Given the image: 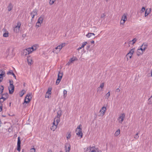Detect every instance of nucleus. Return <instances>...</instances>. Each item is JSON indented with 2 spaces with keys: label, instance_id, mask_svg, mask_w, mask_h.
Masks as SVG:
<instances>
[{
  "label": "nucleus",
  "instance_id": "1",
  "mask_svg": "<svg viewBox=\"0 0 152 152\" xmlns=\"http://www.w3.org/2000/svg\"><path fill=\"white\" fill-rule=\"evenodd\" d=\"M39 47L38 45H35L31 48H29L24 50L23 51V54L26 55L27 54H29L33 51L36 50Z\"/></svg>",
  "mask_w": 152,
  "mask_h": 152
},
{
  "label": "nucleus",
  "instance_id": "2",
  "mask_svg": "<svg viewBox=\"0 0 152 152\" xmlns=\"http://www.w3.org/2000/svg\"><path fill=\"white\" fill-rule=\"evenodd\" d=\"M65 45V43H62L61 44L58 45L57 47L55 48L53 50V52L56 53H58L60 52L62 48L64 47Z\"/></svg>",
  "mask_w": 152,
  "mask_h": 152
},
{
  "label": "nucleus",
  "instance_id": "3",
  "mask_svg": "<svg viewBox=\"0 0 152 152\" xmlns=\"http://www.w3.org/2000/svg\"><path fill=\"white\" fill-rule=\"evenodd\" d=\"M31 93H29L27 94L24 100V103H28L31 99Z\"/></svg>",
  "mask_w": 152,
  "mask_h": 152
},
{
  "label": "nucleus",
  "instance_id": "4",
  "mask_svg": "<svg viewBox=\"0 0 152 152\" xmlns=\"http://www.w3.org/2000/svg\"><path fill=\"white\" fill-rule=\"evenodd\" d=\"M81 126V125H79L77 127L76 131L77 132L76 134L78 136H80L81 138L83 137V134L82 131V129L80 128Z\"/></svg>",
  "mask_w": 152,
  "mask_h": 152
},
{
  "label": "nucleus",
  "instance_id": "5",
  "mask_svg": "<svg viewBox=\"0 0 152 152\" xmlns=\"http://www.w3.org/2000/svg\"><path fill=\"white\" fill-rule=\"evenodd\" d=\"M44 19L43 16H41L38 19L36 24V27L38 28L41 26V24L42 23L43 20Z\"/></svg>",
  "mask_w": 152,
  "mask_h": 152
},
{
  "label": "nucleus",
  "instance_id": "6",
  "mask_svg": "<svg viewBox=\"0 0 152 152\" xmlns=\"http://www.w3.org/2000/svg\"><path fill=\"white\" fill-rule=\"evenodd\" d=\"M21 25V23L20 22H18L17 25L14 27V31L15 33H18L20 30V28Z\"/></svg>",
  "mask_w": 152,
  "mask_h": 152
},
{
  "label": "nucleus",
  "instance_id": "7",
  "mask_svg": "<svg viewBox=\"0 0 152 152\" xmlns=\"http://www.w3.org/2000/svg\"><path fill=\"white\" fill-rule=\"evenodd\" d=\"M134 51V49L132 48L130 50L129 53L126 55V57L128 60L131 58Z\"/></svg>",
  "mask_w": 152,
  "mask_h": 152
},
{
  "label": "nucleus",
  "instance_id": "8",
  "mask_svg": "<svg viewBox=\"0 0 152 152\" xmlns=\"http://www.w3.org/2000/svg\"><path fill=\"white\" fill-rule=\"evenodd\" d=\"M63 76V73L62 72H59L58 75V79L56 82V84L57 85L60 82Z\"/></svg>",
  "mask_w": 152,
  "mask_h": 152
},
{
  "label": "nucleus",
  "instance_id": "9",
  "mask_svg": "<svg viewBox=\"0 0 152 152\" xmlns=\"http://www.w3.org/2000/svg\"><path fill=\"white\" fill-rule=\"evenodd\" d=\"M52 88H49L48 89L45 95V97L48 98H50L51 97V91L52 90Z\"/></svg>",
  "mask_w": 152,
  "mask_h": 152
},
{
  "label": "nucleus",
  "instance_id": "10",
  "mask_svg": "<svg viewBox=\"0 0 152 152\" xmlns=\"http://www.w3.org/2000/svg\"><path fill=\"white\" fill-rule=\"evenodd\" d=\"M37 10L34 9L30 13V14L32 17V20L34 18L35 16H37Z\"/></svg>",
  "mask_w": 152,
  "mask_h": 152
},
{
  "label": "nucleus",
  "instance_id": "11",
  "mask_svg": "<svg viewBox=\"0 0 152 152\" xmlns=\"http://www.w3.org/2000/svg\"><path fill=\"white\" fill-rule=\"evenodd\" d=\"M106 110L107 109L104 106L102 107L99 111L100 114L99 116H103Z\"/></svg>",
  "mask_w": 152,
  "mask_h": 152
},
{
  "label": "nucleus",
  "instance_id": "12",
  "mask_svg": "<svg viewBox=\"0 0 152 152\" xmlns=\"http://www.w3.org/2000/svg\"><path fill=\"white\" fill-rule=\"evenodd\" d=\"M125 114L123 113L120 115L118 118V121L119 123H122L124 121V119L125 117Z\"/></svg>",
  "mask_w": 152,
  "mask_h": 152
},
{
  "label": "nucleus",
  "instance_id": "13",
  "mask_svg": "<svg viewBox=\"0 0 152 152\" xmlns=\"http://www.w3.org/2000/svg\"><path fill=\"white\" fill-rule=\"evenodd\" d=\"M85 151L86 152H96V148L94 147L87 148Z\"/></svg>",
  "mask_w": 152,
  "mask_h": 152
},
{
  "label": "nucleus",
  "instance_id": "14",
  "mask_svg": "<svg viewBox=\"0 0 152 152\" xmlns=\"http://www.w3.org/2000/svg\"><path fill=\"white\" fill-rule=\"evenodd\" d=\"M127 20L126 15L124 14L123 15L122 17L121 20V24L123 25L125 23V21Z\"/></svg>",
  "mask_w": 152,
  "mask_h": 152
},
{
  "label": "nucleus",
  "instance_id": "15",
  "mask_svg": "<svg viewBox=\"0 0 152 152\" xmlns=\"http://www.w3.org/2000/svg\"><path fill=\"white\" fill-rule=\"evenodd\" d=\"M18 142H17V150L20 152V143L21 142L20 140V137H18Z\"/></svg>",
  "mask_w": 152,
  "mask_h": 152
},
{
  "label": "nucleus",
  "instance_id": "16",
  "mask_svg": "<svg viewBox=\"0 0 152 152\" xmlns=\"http://www.w3.org/2000/svg\"><path fill=\"white\" fill-rule=\"evenodd\" d=\"M9 90L10 94H12L13 93L14 90V86L13 85L10 86L9 87Z\"/></svg>",
  "mask_w": 152,
  "mask_h": 152
},
{
  "label": "nucleus",
  "instance_id": "17",
  "mask_svg": "<svg viewBox=\"0 0 152 152\" xmlns=\"http://www.w3.org/2000/svg\"><path fill=\"white\" fill-rule=\"evenodd\" d=\"M143 52H144V51L142 50L141 48L139 47L137 51V55L138 56H139L142 55Z\"/></svg>",
  "mask_w": 152,
  "mask_h": 152
},
{
  "label": "nucleus",
  "instance_id": "18",
  "mask_svg": "<svg viewBox=\"0 0 152 152\" xmlns=\"http://www.w3.org/2000/svg\"><path fill=\"white\" fill-rule=\"evenodd\" d=\"M147 47V45L146 44H143L140 48L144 52Z\"/></svg>",
  "mask_w": 152,
  "mask_h": 152
},
{
  "label": "nucleus",
  "instance_id": "19",
  "mask_svg": "<svg viewBox=\"0 0 152 152\" xmlns=\"http://www.w3.org/2000/svg\"><path fill=\"white\" fill-rule=\"evenodd\" d=\"M70 149V145L69 144H67L65 146V150L66 152H69Z\"/></svg>",
  "mask_w": 152,
  "mask_h": 152
},
{
  "label": "nucleus",
  "instance_id": "20",
  "mask_svg": "<svg viewBox=\"0 0 152 152\" xmlns=\"http://www.w3.org/2000/svg\"><path fill=\"white\" fill-rule=\"evenodd\" d=\"M2 96L1 97L4 98L5 99H7L9 97V94L7 93H6L3 94H2Z\"/></svg>",
  "mask_w": 152,
  "mask_h": 152
},
{
  "label": "nucleus",
  "instance_id": "21",
  "mask_svg": "<svg viewBox=\"0 0 152 152\" xmlns=\"http://www.w3.org/2000/svg\"><path fill=\"white\" fill-rule=\"evenodd\" d=\"M77 58L76 57H73L70 59L69 60V61L68 63V64L69 65L70 63H73L74 61L75 60H76Z\"/></svg>",
  "mask_w": 152,
  "mask_h": 152
},
{
  "label": "nucleus",
  "instance_id": "22",
  "mask_svg": "<svg viewBox=\"0 0 152 152\" xmlns=\"http://www.w3.org/2000/svg\"><path fill=\"white\" fill-rule=\"evenodd\" d=\"M13 8V6L11 3H10L7 6V8L9 11L11 10Z\"/></svg>",
  "mask_w": 152,
  "mask_h": 152
},
{
  "label": "nucleus",
  "instance_id": "23",
  "mask_svg": "<svg viewBox=\"0 0 152 152\" xmlns=\"http://www.w3.org/2000/svg\"><path fill=\"white\" fill-rule=\"evenodd\" d=\"M54 121L56 122V124L58 125L60 121V118L56 117L54 119Z\"/></svg>",
  "mask_w": 152,
  "mask_h": 152
},
{
  "label": "nucleus",
  "instance_id": "24",
  "mask_svg": "<svg viewBox=\"0 0 152 152\" xmlns=\"http://www.w3.org/2000/svg\"><path fill=\"white\" fill-rule=\"evenodd\" d=\"M87 42H83L82 44V45L80 47H79L78 49L77 50H79L81 49L82 48H83L87 44Z\"/></svg>",
  "mask_w": 152,
  "mask_h": 152
},
{
  "label": "nucleus",
  "instance_id": "25",
  "mask_svg": "<svg viewBox=\"0 0 152 152\" xmlns=\"http://www.w3.org/2000/svg\"><path fill=\"white\" fill-rule=\"evenodd\" d=\"M26 91L24 90H22L19 93V95L20 97H22L23 95L24 94L26 93Z\"/></svg>",
  "mask_w": 152,
  "mask_h": 152
},
{
  "label": "nucleus",
  "instance_id": "26",
  "mask_svg": "<svg viewBox=\"0 0 152 152\" xmlns=\"http://www.w3.org/2000/svg\"><path fill=\"white\" fill-rule=\"evenodd\" d=\"M52 125V126L51 127L50 129H51L53 131H54L56 129L57 127V125Z\"/></svg>",
  "mask_w": 152,
  "mask_h": 152
},
{
  "label": "nucleus",
  "instance_id": "27",
  "mask_svg": "<svg viewBox=\"0 0 152 152\" xmlns=\"http://www.w3.org/2000/svg\"><path fill=\"white\" fill-rule=\"evenodd\" d=\"M137 39L135 38H134L132 40L130 41L129 42V44L133 45L136 41Z\"/></svg>",
  "mask_w": 152,
  "mask_h": 152
},
{
  "label": "nucleus",
  "instance_id": "28",
  "mask_svg": "<svg viewBox=\"0 0 152 152\" xmlns=\"http://www.w3.org/2000/svg\"><path fill=\"white\" fill-rule=\"evenodd\" d=\"M4 74L5 73L3 72L1 74H0V82L2 81L3 77L4 76Z\"/></svg>",
  "mask_w": 152,
  "mask_h": 152
},
{
  "label": "nucleus",
  "instance_id": "29",
  "mask_svg": "<svg viewBox=\"0 0 152 152\" xmlns=\"http://www.w3.org/2000/svg\"><path fill=\"white\" fill-rule=\"evenodd\" d=\"M120 134V130L118 129L115 133L114 135L115 137H117Z\"/></svg>",
  "mask_w": 152,
  "mask_h": 152
},
{
  "label": "nucleus",
  "instance_id": "30",
  "mask_svg": "<svg viewBox=\"0 0 152 152\" xmlns=\"http://www.w3.org/2000/svg\"><path fill=\"white\" fill-rule=\"evenodd\" d=\"M61 115V110H59L57 112V115L56 117L60 118V117Z\"/></svg>",
  "mask_w": 152,
  "mask_h": 152
},
{
  "label": "nucleus",
  "instance_id": "31",
  "mask_svg": "<svg viewBox=\"0 0 152 152\" xmlns=\"http://www.w3.org/2000/svg\"><path fill=\"white\" fill-rule=\"evenodd\" d=\"M4 89V87L3 86H1L0 87V94H2V93Z\"/></svg>",
  "mask_w": 152,
  "mask_h": 152
},
{
  "label": "nucleus",
  "instance_id": "32",
  "mask_svg": "<svg viewBox=\"0 0 152 152\" xmlns=\"http://www.w3.org/2000/svg\"><path fill=\"white\" fill-rule=\"evenodd\" d=\"M9 36V33L8 31H7L3 34V36L4 37H7Z\"/></svg>",
  "mask_w": 152,
  "mask_h": 152
},
{
  "label": "nucleus",
  "instance_id": "33",
  "mask_svg": "<svg viewBox=\"0 0 152 152\" xmlns=\"http://www.w3.org/2000/svg\"><path fill=\"white\" fill-rule=\"evenodd\" d=\"M71 137V132H68L67 133V135L66 136V138L68 140Z\"/></svg>",
  "mask_w": 152,
  "mask_h": 152
},
{
  "label": "nucleus",
  "instance_id": "34",
  "mask_svg": "<svg viewBox=\"0 0 152 152\" xmlns=\"http://www.w3.org/2000/svg\"><path fill=\"white\" fill-rule=\"evenodd\" d=\"M67 93V91L66 90H64V92H63V93H64V98H66V96Z\"/></svg>",
  "mask_w": 152,
  "mask_h": 152
},
{
  "label": "nucleus",
  "instance_id": "35",
  "mask_svg": "<svg viewBox=\"0 0 152 152\" xmlns=\"http://www.w3.org/2000/svg\"><path fill=\"white\" fill-rule=\"evenodd\" d=\"M148 103L150 104H152V95L148 100Z\"/></svg>",
  "mask_w": 152,
  "mask_h": 152
},
{
  "label": "nucleus",
  "instance_id": "36",
  "mask_svg": "<svg viewBox=\"0 0 152 152\" xmlns=\"http://www.w3.org/2000/svg\"><path fill=\"white\" fill-rule=\"evenodd\" d=\"M29 65H31L32 64V61L31 59H27Z\"/></svg>",
  "mask_w": 152,
  "mask_h": 152
},
{
  "label": "nucleus",
  "instance_id": "37",
  "mask_svg": "<svg viewBox=\"0 0 152 152\" xmlns=\"http://www.w3.org/2000/svg\"><path fill=\"white\" fill-rule=\"evenodd\" d=\"M56 1V0H49V4L50 5H52Z\"/></svg>",
  "mask_w": 152,
  "mask_h": 152
},
{
  "label": "nucleus",
  "instance_id": "38",
  "mask_svg": "<svg viewBox=\"0 0 152 152\" xmlns=\"http://www.w3.org/2000/svg\"><path fill=\"white\" fill-rule=\"evenodd\" d=\"M110 95V92H108L106 95V98L108 99Z\"/></svg>",
  "mask_w": 152,
  "mask_h": 152
},
{
  "label": "nucleus",
  "instance_id": "39",
  "mask_svg": "<svg viewBox=\"0 0 152 152\" xmlns=\"http://www.w3.org/2000/svg\"><path fill=\"white\" fill-rule=\"evenodd\" d=\"M103 91V89L100 88H99V87L97 88V92H100L101 91Z\"/></svg>",
  "mask_w": 152,
  "mask_h": 152
},
{
  "label": "nucleus",
  "instance_id": "40",
  "mask_svg": "<svg viewBox=\"0 0 152 152\" xmlns=\"http://www.w3.org/2000/svg\"><path fill=\"white\" fill-rule=\"evenodd\" d=\"M6 99H4V98L2 97H1L0 98V103H2Z\"/></svg>",
  "mask_w": 152,
  "mask_h": 152
},
{
  "label": "nucleus",
  "instance_id": "41",
  "mask_svg": "<svg viewBox=\"0 0 152 152\" xmlns=\"http://www.w3.org/2000/svg\"><path fill=\"white\" fill-rule=\"evenodd\" d=\"M13 71L12 70H10L9 72H7V75H12V74H13Z\"/></svg>",
  "mask_w": 152,
  "mask_h": 152
},
{
  "label": "nucleus",
  "instance_id": "42",
  "mask_svg": "<svg viewBox=\"0 0 152 152\" xmlns=\"http://www.w3.org/2000/svg\"><path fill=\"white\" fill-rule=\"evenodd\" d=\"M86 36L88 38H90L92 36V35L91 34V33H89L86 35Z\"/></svg>",
  "mask_w": 152,
  "mask_h": 152
},
{
  "label": "nucleus",
  "instance_id": "43",
  "mask_svg": "<svg viewBox=\"0 0 152 152\" xmlns=\"http://www.w3.org/2000/svg\"><path fill=\"white\" fill-rule=\"evenodd\" d=\"M138 133H137L134 136V138L136 139L138 138L139 136L138 135Z\"/></svg>",
  "mask_w": 152,
  "mask_h": 152
},
{
  "label": "nucleus",
  "instance_id": "44",
  "mask_svg": "<svg viewBox=\"0 0 152 152\" xmlns=\"http://www.w3.org/2000/svg\"><path fill=\"white\" fill-rule=\"evenodd\" d=\"M104 83H102L100 84V86L99 87L103 89V88L104 87Z\"/></svg>",
  "mask_w": 152,
  "mask_h": 152
},
{
  "label": "nucleus",
  "instance_id": "45",
  "mask_svg": "<svg viewBox=\"0 0 152 152\" xmlns=\"http://www.w3.org/2000/svg\"><path fill=\"white\" fill-rule=\"evenodd\" d=\"M30 152H35V149L34 148H32L30 149Z\"/></svg>",
  "mask_w": 152,
  "mask_h": 152
},
{
  "label": "nucleus",
  "instance_id": "46",
  "mask_svg": "<svg viewBox=\"0 0 152 152\" xmlns=\"http://www.w3.org/2000/svg\"><path fill=\"white\" fill-rule=\"evenodd\" d=\"M9 83H10V85H13V82L12 80H10Z\"/></svg>",
  "mask_w": 152,
  "mask_h": 152
},
{
  "label": "nucleus",
  "instance_id": "47",
  "mask_svg": "<svg viewBox=\"0 0 152 152\" xmlns=\"http://www.w3.org/2000/svg\"><path fill=\"white\" fill-rule=\"evenodd\" d=\"M148 14H149V13L148 12H147V11H146L145 12V16L146 17V16H147L148 15Z\"/></svg>",
  "mask_w": 152,
  "mask_h": 152
},
{
  "label": "nucleus",
  "instance_id": "48",
  "mask_svg": "<svg viewBox=\"0 0 152 152\" xmlns=\"http://www.w3.org/2000/svg\"><path fill=\"white\" fill-rule=\"evenodd\" d=\"M96 152H102L100 150H99L98 149L96 148Z\"/></svg>",
  "mask_w": 152,
  "mask_h": 152
},
{
  "label": "nucleus",
  "instance_id": "49",
  "mask_svg": "<svg viewBox=\"0 0 152 152\" xmlns=\"http://www.w3.org/2000/svg\"><path fill=\"white\" fill-rule=\"evenodd\" d=\"M145 10V8L144 7H142L141 9V11L142 12H144Z\"/></svg>",
  "mask_w": 152,
  "mask_h": 152
},
{
  "label": "nucleus",
  "instance_id": "50",
  "mask_svg": "<svg viewBox=\"0 0 152 152\" xmlns=\"http://www.w3.org/2000/svg\"><path fill=\"white\" fill-rule=\"evenodd\" d=\"M104 16H105L104 15V14H103L101 15V17L102 18H104Z\"/></svg>",
  "mask_w": 152,
  "mask_h": 152
},
{
  "label": "nucleus",
  "instance_id": "51",
  "mask_svg": "<svg viewBox=\"0 0 152 152\" xmlns=\"http://www.w3.org/2000/svg\"><path fill=\"white\" fill-rule=\"evenodd\" d=\"M2 110V105H0V112Z\"/></svg>",
  "mask_w": 152,
  "mask_h": 152
},
{
  "label": "nucleus",
  "instance_id": "52",
  "mask_svg": "<svg viewBox=\"0 0 152 152\" xmlns=\"http://www.w3.org/2000/svg\"><path fill=\"white\" fill-rule=\"evenodd\" d=\"M12 75L14 77L15 79H16V77L15 75V74L14 73L13 74H12Z\"/></svg>",
  "mask_w": 152,
  "mask_h": 152
},
{
  "label": "nucleus",
  "instance_id": "53",
  "mask_svg": "<svg viewBox=\"0 0 152 152\" xmlns=\"http://www.w3.org/2000/svg\"><path fill=\"white\" fill-rule=\"evenodd\" d=\"M56 123L54 121L52 125H56Z\"/></svg>",
  "mask_w": 152,
  "mask_h": 152
},
{
  "label": "nucleus",
  "instance_id": "54",
  "mask_svg": "<svg viewBox=\"0 0 152 152\" xmlns=\"http://www.w3.org/2000/svg\"><path fill=\"white\" fill-rule=\"evenodd\" d=\"M91 34L92 35H93V36H94L95 35V34H94L93 33H91Z\"/></svg>",
  "mask_w": 152,
  "mask_h": 152
},
{
  "label": "nucleus",
  "instance_id": "55",
  "mask_svg": "<svg viewBox=\"0 0 152 152\" xmlns=\"http://www.w3.org/2000/svg\"><path fill=\"white\" fill-rule=\"evenodd\" d=\"M151 76L152 77V70L151 71Z\"/></svg>",
  "mask_w": 152,
  "mask_h": 152
},
{
  "label": "nucleus",
  "instance_id": "56",
  "mask_svg": "<svg viewBox=\"0 0 152 152\" xmlns=\"http://www.w3.org/2000/svg\"><path fill=\"white\" fill-rule=\"evenodd\" d=\"M117 91H118V92H119L120 91V89L119 88H117Z\"/></svg>",
  "mask_w": 152,
  "mask_h": 152
},
{
  "label": "nucleus",
  "instance_id": "57",
  "mask_svg": "<svg viewBox=\"0 0 152 152\" xmlns=\"http://www.w3.org/2000/svg\"><path fill=\"white\" fill-rule=\"evenodd\" d=\"M94 43V41H92L91 42V43Z\"/></svg>",
  "mask_w": 152,
  "mask_h": 152
},
{
  "label": "nucleus",
  "instance_id": "58",
  "mask_svg": "<svg viewBox=\"0 0 152 152\" xmlns=\"http://www.w3.org/2000/svg\"><path fill=\"white\" fill-rule=\"evenodd\" d=\"M48 152H52V151L51 150H50L48 151Z\"/></svg>",
  "mask_w": 152,
  "mask_h": 152
},
{
  "label": "nucleus",
  "instance_id": "59",
  "mask_svg": "<svg viewBox=\"0 0 152 152\" xmlns=\"http://www.w3.org/2000/svg\"><path fill=\"white\" fill-rule=\"evenodd\" d=\"M59 152H62V151H60Z\"/></svg>",
  "mask_w": 152,
  "mask_h": 152
},
{
  "label": "nucleus",
  "instance_id": "60",
  "mask_svg": "<svg viewBox=\"0 0 152 152\" xmlns=\"http://www.w3.org/2000/svg\"><path fill=\"white\" fill-rule=\"evenodd\" d=\"M89 46L88 47V48H89Z\"/></svg>",
  "mask_w": 152,
  "mask_h": 152
},
{
  "label": "nucleus",
  "instance_id": "61",
  "mask_svg": "<svg viewBox=\"0 0 152 152\" xmlns=\"http://www.w3.org/2000/svg\"><path fill=\"white\" fill-rule=\"evenodd\" d=\"M89 46L88 47V48H89Z\"/></svg>",
  "mask_w": 152,
  "mask_h": 152
},
{
  "label": "nucleus",
  "instance_id": "62",
  "mask_svg": "<svg viewBox=\"0 0 152 152\" xmlns=\"http://www.w3.org/2000/svg\"><path fill=\"white\" fill-rule=\"evenodd\" d=\"M106 1H107L108 0H106Z\"/></svg>",
  "mask_w": 152,
  "mask_h": 152
}]
</instances>
